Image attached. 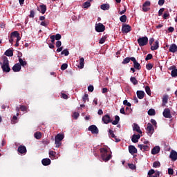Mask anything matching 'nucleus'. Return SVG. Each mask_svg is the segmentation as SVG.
Wrapping results in <instances>:
<instances>
[{
	"label": "nucleus",
	"instance_id": "f257e3e1",
	"mask_svg": "<svg viewBox=\"0 0 177 177\" xmlns=\"http://www.w3.org/2000/svg\"><path fill=\"white\" fill-rule=\"evenodd\" d=\"M100 151L101 153V158L103 161L107 162V161L111 160V151H109L106 147H102V149H100Z\"/></svg>",
	"mask_w": 177,
	"mask_h": 177
},
{
	"label": "nucleus",
	"instance_id": "f03ea898",
	"mask_svg": "<svg viewBox=\"0 0 177 177\" xmlns=\"http://www.w3.org/2000/svg\"><path fill=\"white\" fill-rule=\"evenodd\" d=\"M3 62H0V64L1 65V69L3 72L4 73H10V71L11 70L10 67V62L7 57L3 56L2 57Z\"/></svg>",
	"mask_w": 177,
	"mask_h": 177
},
{
	"label": "nucleus",
	"instance_id": "7ed1b4c3",
	"mask_svg": "<svg viewBox=\"0 0 177 177\" xmlns=\"http://www.w3.org/2000/svg\"><path fill=\"white\" fill-rule=\"evenodd\" d=\"M149 39L147 37H139L138 39V44H139L140 47L146 46V45L148 44Z\"/></svg>",
	"mask_w": 177,
	"mask_h": 177
},
{
	"label": "nucleus",
	"instance_id": "20e7f679",
	"mask_svg": "<svg viewBox=\"0 0 177 177\" xmlns=\"http://www.w3.org/2000/svg\"><path fill=\"white\" fill-rule=\"evenodd\" d=\"M146 131L147 132L148 136L151 137L153 133H154V127L153 126V124L151 123H148L146 127Z\"/></svg>",
	"mask_w": 177,
	"mask_h": 177
},
{
	"label": "nucleus",
	"instance_id": "39448f33",
	"mask_svg": "<svg viewBox=\"0 0 177 177\" xmlns=\"http://www.w3.org/2000/svg\"><path fill=\"white\" fill-rule=\"evenodd\" d=\"M95 30L97 32H103L105 30V26L102 23L96 24Z\"/></svg>",
	"mask_w": 177,
	"mask_h": 177
},
{
	"label": "nucleus",
	"instance_id": "423d86ee",
	"mask_svg": "<svg viewBox=\"0 0 177 177\" xmlns=\"http://www.w3.org/2000/svg\"><path fill=\"white\" fill-rule=\"evenodd\" d=\"M102 121L104 122V124H106L112 123V120L110 115H104L103 118H102Z\"/></svg>",
	"mask_w": 177,
	"mask_h": 177
},
{
	"label": "nucleus",
	"instance_id": "0eeeda50",
	"mask_svg": "<svg viewBox=\"0 0 177 177\" xmlns=\"http://www.w3.org/2000/svg\"><path fill=\"white\" fill-rule=\"evenodd\" d=\"M88 131H91L92 134H98L99 129H97V126L92 124L91 126L88 127Z\"/></svg>",
	"mask_w": 177,
	"mask_h": 177
},
{
	"label": "nucleus",
	"instance_id": "6e6552de",
	"mask_svg": "<svg viewBox=\"0 0 177 177\" xmlns=\"http://www.w3.org/2000/svg\"><path fill=\"white\" fill-rule=\"evenodd\" d=\"M131 30V27L129 25H123L122 31L123 33H129Z\"/></svg>",
	"mask_w": 177,
	"mask_h": 177
},
{
	"label": "nucleus",
	"instance_id": "1a4fd4ad",
	"mask_svg": "<svg viewBox=\"0 0 177 177\" xmlns=\"http://www.w3.org/2000/svg\"><path fill=\"white\" fill-rule=\"evenodd\" d=\"M163 117H165V118H171V111L169 109V108H166L163 111Z\"/></svg>",
	"mask_w": 177,
	"mask_h": 177
},
{
	"label": "nucleus",
	"instance_id": "9d476101",
	"mask_svg": "<svg viewBox=\"0 0 177 177\" xmlns=\"http://www.w3.org/2000/svg\"><path fill=\"white\" fill-rule=\"evenodd\" d=\"M17 151L21 154H26L27 153V149L25 146H19L18 147Z\"/></svg>",
	"mask_w": 177,
	"mask_h": 177
},
{
	"label": "nucleus",
	"instance_id": "9b49d317",
	"mask_svg": "<svg viewBox=\"0 0 177 177\" xmlns=\"http://www.w3.org/2000/svg\"><path fill=\"white\" fill-rule=\"evenodd\" d=\"M138 147L143 152L148 151L150 149L149 147L147 145H138Z\"/></svg>",
	"mask_w": 177,
	"mask_h": 177
},
{
	"label": "nucleus",
	"instance_id": "f8f14e48",
	"mask_svg": "<svg viewBox=\"0 0 177 177\" xmlns=\"http://www.w3.org/2000/svg\"><path fill=\"white\" fill-rule=\"evenodd\" d=\"M47 6L46 4H41L39 7H37V10L42 14H45L46 12Z\"/></svg>",
	"mask_w": 177,
	"mask_h": 177
},
{
	"label": "nucleus",
	"instance_id": "ddd939ff",
	"mask_svg": "<svg viewBox=\"0 0 177 177\" xmlns=\"http://www.w3.org/2000/svg\"><path fill=\"white\" fill-rule=\"evenodd\" d=\"M129 152L131 155H134L136 153H138V149H136V147H135V146L131 145L129 146Z\"/></svg>",
	"mask_w": 177,
	"mask_h": 177
},
{
	"label": "nucleus",
	"instance_id": "4468645a",
	"mask_svg": "<svg viewBox=\"0 0 177 177\" xmlns=\"http://www.w3.org/2000/svg\"><path fill=\"white\" fill-rule=\"evenodd\" d=\"M21 69V66L19 64V63H16L12 67V71L15 73L20 72Z\"/></svg>",
	"mask_w": 177,
	"mask_h": 177
},
{
	"label": "nucleus",
	"instance_id": "2eb2a0df",
	"mask_svg": "<svg viewBox=\"0 0 177 177\" xmlns=\"http://www.w3.org/2000/svg\"><path fill=\"white\" fill-rule=\"evenodd\" d=\"M169 158H171V160H177V152L175 151V150H171L170 154H169Z\"/></svg>",
	"mask_w": 177,
	"mask_h": 177
},
{
	"label": "nucleus",
	"instance_id": "dca6fc26",
	"mask_svg": "<svg viewBox=\"0 0 177 177\" xmlns=\"http://www.w3.org/2000/svg\"><path fill=\"white\" fill-rule=\"evenodd\" d=\"M141 138V136L139 135V133L138 135H133L131 137V141L133 143H137L138 142V140H140V138Z\"/></svg>",
	"mask_w": 177,
	"mask_h": 177
},
{
	"label": "nucleus",
	"instance_id": "f3484780",
	"mask_svg": "<svg viewBox=\"0 0 177 177\" xmlns=\"http://www.w3.org/2000/svg\"><path fill=\"white\" fill-rule=\"evenodd\" d=\"M133 131H136V132L139 133L140 134H142L140 127L136 123L133 124Z\"/></svg>",
	"mask_w": 177,
	"mask_h": 177
},
{
	"label": "nucleus",
	"instance_id": "a211bd4d",
	"mask_svg": "<svg viewBox=\"0 0 177 177\" xmlns=\"http://www.w3.org/2000/svg\"><path fill=\"white\" fill-rule=\"evenodd\" d=\"M160 151V148L159 146H156L155 147H153L152 150H151V154L152 155H156L159 153V152Z\"/></svg>",
	"mask_w": 177,
	"mask_h": 177
},
{
	"label": "nucleus",
	"instance_id": "6ab92c4d",
	"mask_svg": "<svg viewBox=\"0 0 177 177\" xmlns=\"http://www.w3.org/2000/svg\"><path fill=\"white\" fill-rule=\"evenodd\" d=\"M41 162L44 166H48V165H50L51 160L50 158H43L41 160Z\"/></svg>",
	"mask_w": 177,
	"mask_h": 177
},
{
	"label": "nucleus",
	"instance_id": "aec40b11",
	"mask_svg": "<svg viewBox=\"0 0 177 177\" xmlns=\"http://www.w3.org/2000/svg\"><path fill=\"white\" fill-rule=\"evenodd\" d=\"M169 53H176L177 52V45L171 44L169 49Z\"/></svg>",
	"mask_w": 177,
	"mask_h": 177
},
{
	"label": "nucleus",
	"instance_id": "412c9836",
	"mask_svg": "<svg viewBox=\"0 0 177 177\" xmlns=\"http://www.w3.org/2000/svg\"><path fill=\"white\" fill-rule=\"evenodd\" d=\"M137 95H138V98L143 99L145 97V93L143 91H138Z\"/></svg>",
	"mask_w": 177,
	"mask_h": 177
},
{
	"label": "nucleus",
	"instance_id": "4be33fe9",
	"mask_svg": "<svg viewBox=\"0 0 177 177\" xmlns=\"http://www.w3.org/2000/svg\"><path fill=\"white\" fill-rule=\"evenodd\" d=\"M109 136L113 138H115L116 142H119L120 141V139L116 138L117 137L115 136V135L114 133V131H113L111 129L109 130Z\"/></svg>",
	"mask_w": 177,
	"mask_h": 177
},
{
	"label": "nucleus",
	"instance_id": "5701e85b",
	"mask_svg": "<svg viewBox=\"0 0 177 177\" xmlns=\"http://www.w3.org/2000/svg\"><path fill=\"white\" fill-rule=\"evenodd\" d=\"M4 55L8 57H12L14 55V52L12 49H7Z\"/></svg>",
	"mask_w": 177,
	"mask_h": 177
},
{
	"label": "nucleus",
	"instance_id": "b1692460",
	"mask_svg": "<svg viewBox=\"0 0 177 177\" xmlns=\"http://www.w3.org/2000/svg\"><path fill=\"white\" fill-rule=\"evenodd\" d=\"M100 8L102 10H109V9H110V4L109 3L101 4Z\"/></svg>",
	"mask_w": 177,
	"mask_h": 177
},
{
	"label": "nucleus",
	"instance_id": "393cba45",
	"mask_svg": "<svg viewBox=\"0 0 177 177\" xmlns=\"http://www.w3.org/2000/svg\"><path fill=\"white\" fill-rule=\"evenodd\" d=\"M120 120V118L118 115H115V120L114 121L112 120V125H118L119 123V121Z\"/></svg>",
	"mask_w": 177,
	"mask_h": 177
},
{
	"label": "nucleus",
	"instance_id": "a878e982",
	"mask_svg": "<svg viewBox=\"0 0 177 177\" xmlns=\"http://www.w3.org/2000/svg\"><path fill=\"white\" fill-rule=\"evenodd\" d=\"M158 48H159V41L158 40H156V41H155V44L151 46V50H158Z\"/></svg>",
	"mask_w": 177,
	"mask_h": 177
},
{
	"label": "nucleus",
	"instance_id": "bb28decb",
	"mask_svg": "<svg viewBox=\"0 0 177 177\" xmlns=\"http://www.w3.org/2000/svg\"><path fill=\"white\" fill-rule=\"evenodd\" d=\"M133 67L135 68V69L136 70H140L142 69V66L140 64V63H138L137 62V60L135 61V63L133 64Z\"/></svg>",
	"mask_w": 177,
	"mask_h": 177
},
{
	"label": "nucleus",
	"instance_id": "cd10ccee",
	"mask_svg": "<svg viewBox=\"0 0 177 177\" xmlns=\"http://www.w3.org/2000/svg\"><path fill=\"white\" fill-rule=\"evenodd\" d=\"M84 66V57H80L79 68H80V69H83Z\"/></svg>",
	"mask_w": 177,
	"mask_h": 177
},
{
	"label": "nucleus",
	"instance_id": "c85d7f7f",
	"mask_svg": "<svg viewBox=\"0 0 177 177\" xmlns=\"http://www.w3.org/2000/svg\"><path fill=\"white\" fill-rule=\"evenodd\" d=\"M55 144L56 145V148H59V147L62 145V142H60V140H59L56 136L55 138Z\"/></svg>",
	"mask_w": 177,
	"mask_h": 177
},
{
	"label": "nucleus",
	"instance_id": "c756f323",
	"mask_svg": "<svg viewBox=\"0 0 177 177\" xmlns=\"http://www.w3.org/2000/svg\"><path fill=\"white\" fill-rule=\"evenodd\" d=\"M11 35L13 36L14 38H17V39L20 37V34L18 31L12 32Z\"/></svg>",
	"mask_w": 177,
	"mask_h": 177
},
{
	"label": "nucleus",
	"instance_id": "7c9ffc66",
	"mask_svg": "<svg viewBox=\"0 0 177 177\" xmlns=\"http://www.w3.org/2000/svg\"><path fill=\"white\" fill-rule=\"evenodd\" d=\"M61 142L62 140H64L65 136L64 133H57V135L55 136Z\"/></svg>",
	"mask_w": 177,
	"mask_h": 177
},
{
	"label": "nucleus",
	"instance_id": "2f4dec72",
	"mask_svg": "<svg viewBox=\"0 0 177 177\" xmlns=\"http://www.w3.org/2000/svg\"><path fill=\"white\" fill-rule=\"evenodd\" d=\"M130 81L131 82L132 84H133L134 85H136L138 84V80L136 79V77H131L130 78Z\"/></svg>",
	"mask_w": 177,
	"mask_h": 177
},
{
	"label": "nucleus",
	"instance_id": "473e14b6",
	"mask_svg": "<svg viewBox=\"0 0 177 177\" xmlns=\"http://www.w3.org/2000/svg\"><path fill=\"white\" fill-rule=\"evenodd\" d=\"M19 62L21 66H26V65H27V62L24 61L21 57L19 58Z\"/></svg>",
	"mask_w": 177,
	"mask_h": 177
},
{
	"label": "nucleus",
	"instance_id": "72a5a7b5",
	"mask_svg": "<svg viewBox=\"0 0 177 177\" xmlns=\"http://www.w3.org/2000/svg\"><path fill=\"white\" fill-rule=\"evenodd\" d=\"M34 137L37 139V140H40V138H41V132H36L34 133Z\"/></svg>",
	"mask_w": 177,
	"mask_h": 177
},
{
	"label": "nucleus",
	"instance_id": "f704fd0d",
	"mask_svg": "<svg viewBox=\"0 0 177 177\" xmlns=\"http://www.w3.org/2000/svg\"><path fill=\"white\" fill-rule=\"evenodd\" d=\"M127 15H121V17H120V20L122 23L127 22Z\"/></svg>",
	"mask_w": 177,
	"mask_h": 177
},
{
	"label": "nucleus",
	"instance_id": "c9c22d12",
	"mask_svg": "<svg viewBox=\"0 0 177 177\" xmlns=\"http://www.w3.org/2000/svg\"><path fill=\"white\" fill-rule=\"evenodd\" d=\"M86 100L88 101L89 98H88V94L85 93L84 95V96L82 97V101L84 103H86Z\"/></svg>",
	"mask_w": 177,
	"mask_h": 177
},
{
	"label": "nucleus",
	"instance_id": "e433bc0d",
	"mask_svg": "<svg viewBox=\"0 0 177 177\" xmlns=\"http://www.w3.org/2000/svg\"><path fill=\"white\" fill-rule=\"evenodd\" d=\"M145 91H146V93H147L148 95H149V96L151 95L152 93H151L149 86H146Z\"/></svg>",
	"mask_w": 177,
	"mask_h": 177
},
{
	"label": "nucleus",
	"instance_id": "4c0bfd02",
	"mask_svg": "<svg viewBox=\"0 0 177 177\" xmlns=\"http://www.w3.org/2000/svg\"><path fill=\"white\" fill-rule=\"evenodd\" d=\"M169 95H164L162 99V104H166L168 102Z\"/></svg>",
	"mask_w": 177,
	"mask_h": 177
},
{
	"label": "nucleus",
	"instance_id": "58836bf2",
	"mask_svg": "<svg viewBox=\"0 0 177 177\" xmlns=\"http://www.w3.org/2000/svg\"><path fill=\"white\" fill-rule=\"evenodd\" d=\"M156 114V111L154 109H149L148 111L149 115H155Z\"/></svg>",
	"mask_w": 177,
	"mask_h": 177
},
{
	"label": "nucleus",
	"instance_id": "ea45409f",
	"mask_svg": "<svg viewBox=\"0 0 177 177\" xmlns=\"http://www.w3.org/2000/svg\"><path fill=\"white\" fill-rule=\"evenodd\" d=\"M83 6H84V8H90V6H91L90 1H85L84 3L83 4Z\"/></svg>",
	"mask_w": 177,
	"mask_h": 177
},
{
	"label": "nucleus",
	"instance_id": "a19ab883",
	"mask_svg": "<svg viewBox=\"0 0 177 177\" xmlns=\"http://www.w3.org/2000/svg\"><path fill=\"white\" fill-rule=\"evenodd\" d=\"M170 15H169V11H165L163 14V19H167V17H169Z\"/></svg>",
	"mask_w": 177,
	"mask_h": 177
},
{
	"label": "nucleus",
	"instance_id": "79ce46f5",
	"mask_svg": "<svg viewBox=\"0 0 177 177\" xmlns=\"http://www.w3.org/2000/svg\"><path fill=\"white\" fill-rule=\"evenodd\" d=\"M153 168H157V167H160V162L159 161H155L153 163Z\"/></svg>",
	"mask_w": 177,
	"mask_h": 177
},
{
	"label": "nucleus",
	"instance_id": "37998d69",
	"mask_svg": "<svg viewBox=\"0 0 177 177\" xmlns=\"http://www.w3.org/2000/svg\"><path fill=\"white\" fill-rule=\"evenodd\" d=\"M131 62L130 57H125V59H123L122 64H129V62Z\"/></svg>",
	"mask_w": 177,
	"mask_h": 177
},
{
	"label": "nucleus",
	"instance_id": "c03bdc74",
	"mask_svg": "<svg viewBox=\"0 0 177 177\" xmlns=\"http://www.w3.org/2000/svg\"><path fill=\"white\" fill-rule=\"evenodd\" d=\"M171 77H177V68L175 67L174 71H171Z\"/></svg>",
	"mask_w": 177,
	"mask_h": 177
},
{
	"label": "nucleus",
	"instance_id": "a18cd8bd",
	"mask_svg": "<svg viewBox=\"0 0 177 177\" xmlns=\"http://www.w3.org/2000/svg\"><path fill=\"white\" fill-rule=\"evenodd\" d=\"M67 68H68V64H67V63H64V64L61 66V70H62V71L66 70Z\"/></svg>",
	"mask_w": 177,
	"mask_h": 177
},
{
	"label": "nucleus",
	"instance_id": "49530a36",
	"mask_svg": "<svg viewBox=\"0 0 177 177\" xmlns=\"http://www.w3.org/2000/svg\"><path fill=\"white\" fill-rule=\"evenodd\" d=\"M61 54L62 55L64 54L65 56H68V55H69V52H68V49H64V50H62L61 52Z\"/></svg>",
	"mask_w": 177,
	"mask_h": 177
},
{
	"label": "nucleus",
	"instance_id": "de8ad7c7",
	"mask_svg": "<svg viewBox=\"0 0 177 177\" xmlns=\"http://www.w3.org/2000/svg\"><path fill=\"white\" fill-rule=\"evenodd\" d=\"M123 104H124V106H127L129 107L131 106V102H129L127 100H124V101H123Z\"/></svg>",
	"mask_w": 177,
	"mask_h": 177
},
{
	"label": "nucleus",
	"instance_id": "09e8293b",
	"mask_svg": "<svg viewBox=\"0 0 177 177\" xmlns=\"http://www.w3.org/2000/svg\"><path fill=\"white\" fill-rule=\"evenodd\" d=\"M128 166H129V168H130L131 169H136V165H134L133 163L128 164Z\"/></svg>",
	"mask_w": 177,
	"mask_h": 177
},
{
	"label": "nucleus",
	"instance_id": "8fccbe9b",
	"mask_svg": "<svg viewBox=\"0 0 177 177\" xmlns=\"http://www.w3.org/2000/svg\"><path fill=\"white\" fill-rule=\"evenodd\" d=\"M155 172H156L155 170L153 169L149 170V171H148V176H151L153 174H155Z\"/></svg>",
	"mask_w": 177,
	"mask_h": 177
},
{
	"label": "nucleus",
	"instance_id": "3c124183",
	"mask_svg": "<svg viewBox=\"0 0 177 177\" xmlns=\"http://www.w3.org/2000/svg\"><path fill=\"white\" fill-rule=\"evenodd\" d=\"M73 117L75 120H77V118L80 117V113L77 112H74Z\"/></svg>",
	"mask_w": 177,
	"mask_h": 177
},
{
	"label": "nucleus",
	"instance_id": "603ef678",
	"mask_svg": "<svg viewBox=\"0 0 177 177\" xmlns=\"http://www.w3.org/2000/svg\"><path fill=\"white\" fill-rule=\"evenodd\" d=\"M107 39L106 37H103L101 38V39H100V44H104L106 39Z\"/></svg>",
	"mask_w": 177,
	"mask_h": 177
},
{
	"label": "nucleus",
	"instance_id": "864d4df0",
	"mask_svg": "<svg viewBox=\"0 0 177 177\" xmlns=\"http://www.w3.org/2000/svg\"><path fill=\"white\" fill-rule=\"evenodd\" d=\"M146 68L147 70L150 71L153 68V64H151V63H148V64L146 65Z\"/></svg>",
	"mask_w": 177,
	"mask_h": 177
},
{
	"label": "nucleus",
	"instance_id": "5fc2aeb1",
	"mask_svg": "<svg viewBox=\"0 0 177 177\" xmlns=\"http://www.w3.org/2000/svg\"><path fill=\"white\" fill-rule=\"evenodd\" d=\"M153 55L152 54H148L145 58V61H149V59H152Z\"/></svg>",
	"mask_w": 177,
	"mask_h": 177
},
{
	"label": "nucleus",
	"instance_id": "6e6d98bb",
	"mask_svg": "<svg viewBox=\"0 0 177 177\" xmlns=\"http://www.w3.org/2000/svg\"><path fill=\"white\" fill-rule=\"evenodd\" d=\"M20 109H21V111H27V106H26L25 105H21L20 106Z\"/></svg>",
	"mask_w": 177,
	"mask_h": 177
},
{
	"label": "nucleus",
	"instance_id": "4d7b16f0",
	"mask_svg": "<svg viewBox=\"0 0 177 177\" xmlns=\"http://www.w3.org/2000/svg\"><path fill=\"white\" fill-rule=\"evenodd\" d=\"M88 92H93V91H94V86L89 85L88 87Z\"/></svg>",
	"mask_w": 177,
	"mask_h": 177
},
{
	"label": "nucleus",
	"instance_id": "13d9d810",
	"mask_svg": "<svg viewBox=\"0 0 177 177\" xmlns=\"http://www.w3.org/2000/svg\"><path fill=\"white\" fill-rule=\"evenodd\" d=\"M49 156H52V157H55L56 156V152L53 151V150H50V151H49Z\"/></svg>",
	"mask_w": 177,
	"mask_h": 177
},
{
	"label": "nucleus",
	"instance_id": "bf43d9fd",
	"mask_svg": "<svg viewBox=\"0 0 177 177\" xmlns=\"http://www.w3.org/2000/svg\"><path fill=\"white\" fill-rule=\"evenodd\" d=\"M35 12L33 10H31L30 12L29 17L33 18L35 17Z\"/></svg>",
	"mask_w": 177,
	"mask_h": 177
},
{
	"label": "nucleus",
	"instance_id": "052dcab7",
	"mask_svg": "<svg viewBox=\"0 0 177 177\" xmlns=\"http://www.w3.org/2000/svg\"><path fill=\"white\" fill-rule=\"evenodd\" d=\"M51 39V44H55V35H53L52 36L50 37Z\"/></svg>",
	"mask_w": 177,
	"mask_h": 177
},
{
	"label": "nucleus",
	"instance_id": "680f3d73",
	"mask_svg": "<svg viewBox=\"0 0 177 177\" xmlns=\"http://www.w3.org/2000/svg\"><path fill=\"white\" fill-rule=\"evenodd\" d=\"M150 122L152 124V125L155 126V127H157L156 121L154 119H151Z\"/></svg>",
	"mask_w": 177,
	"mask_h": 177
},
{
	"label": "nucleus",
	"instance_id": "e2e57ef3",
	"mask_svg": "<svg viewBox=\"0 0 177 177\" xmlns=\"http://www.w3.org/2000/svg\"><path fill=\"white\" fill-rule=\"evenodd\" d=\"M55 37L56 41H59V39H61L62 38V36L60 34H56Z\"/></svg>",
	"mask_w": 177,
	"mask_h": 177
},
{
	"label": "nucleus",
	"instance_id": "0e129e2a",
	"mask_svg": "<svg viewBox=\"0 0 177 177\" xmlns=\"http://www.w3.org/2000/svg\"><path fill=\"white\" fill-rule=\"evenodd\" d=\"M151 5V3L149 1H146L143 4H142V6H150Z\"/></svg>",
	"mask_w": 177,
	"mask_h": 177
},
{
	"label": "nucleus",
	"instance_id": "69168bd1",
	"mask_svg": "<svg viewBox=\"0 0 177 177\" xmlns=\"http://www.w3.org/2000/svg\"><path fill=\"white\" fill-rule=\"evenodd\" d=\"M164 11H165V8H160L158 12V16H162Z\"/></svg>",
	"mask_w": 177,
	"mask_h": 177
},
{
	"label": "nucleus",
	"instance_id": "338daca9",
	"mask_svg": "<svg viewBox=\"0 0 177 177\" xmlns=\"http://www.w3.org/2000/svg\"><path fill=\"white\" fill-rule=\"evenodd\" d=\"M62 46V42L60 41V40L59 41H57V42H56V47L57 48H60Z\"/></svg>",
	"mask_w": 177,
	"mask_h": 177
},
{
	"label": "nucleus",
	"instance_id": "774afa93",
	"mask_svg": "<svg viewBox=\"0 0 177 177\" xmlns=\"http://www.w3.org/2000/svg\"><path fill=\"white\" fill-rule=\"evenodd\" d=\"M168 174L169 175H174V169H171V168L168 169Z\"/></svg>",
	"mask_w": 177,
	"mask_h": 177
}]
</instances>
